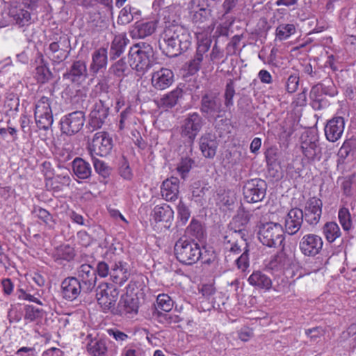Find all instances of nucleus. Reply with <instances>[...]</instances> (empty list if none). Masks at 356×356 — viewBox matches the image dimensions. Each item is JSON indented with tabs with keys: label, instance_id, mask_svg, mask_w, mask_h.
<instances>
[{
	"label": "nucleus",
	"instance_id": "obj_1",
	"mask_svg": "<svg viewBox=\"0 0 356 356\" xmlns=\"http://www.w3.org/2000/svg\"><path fill=\"white\" fill-rule=\"evenodd\" d=\"M163 43L160 48L168 57H176L187 51L191 45V36L184 26L170 25L165 28L161 35Z\"/></svg>",
	"mask_w": 356,
	"mask_h": 356
},
{
	"label": "nucleus",
	"instance_id": "obj_2",
	"mask_svg": "<svg viewBox=\"0 0 356 356\" xmlns=\"http://www.w3.org/2000/svg\"><path fill=\"white\" fill-rule=\"evenodd\" d=\"M154 49L149 43L141 42L133 45L129 51V65L143 76L154 65Z\"/></svg>",
	"mask_w": 356,
	"mask_h": 356
},
{
	"label": "nucleus",
	"instance_id": "obj_3",
	"mask_svg": "<svg viewBox=\"0 0 356 356\" xmlns=\"http://www.w3.org/2000/svg\"><path fill=\"white\" fill-rule=\"evenodd\" d=\"M174 252L177 259L186 265L195 264L202 257L199 244L183 238L176 241Z\"/></svg>",
	"mask_w": 356,
	"mask_h": 356
},
{
	"label": "nucleus",
	"instance_id": "obj_4",
	"mask_svg": "<svg viewBox=\"0 0 356 356\" xmlns=\"http://www.w3.org/2000/svg\"><path fill=\"white\" fill-rule=\"evenodd\" d=\"M200 112L209 122L221 117L222 102L220 93L213 90L205 91L201 97Z\"/></svg>",
	"mask_w": 356,
	"mask_h": 356
},
{
	"label": "nucleus",
	"instance_id": "obj_5",
	"mask_svg": "<svg viewBox=\"0 0 356 356\" xmlns=\"http://www.w3.org/2000/svg\"><path fill=\"white\" fill-rule=\"evenodd\" d=\"M258 236L259 241L270 248L282 245L284 239L282 226L272 222L262 225L259 227Z\"/></svg>",
	"mask_w": 356,
	"mask_h": 356
},
{
	"label": "nucleus",
	"instance_id": "obj_6",
	"mask_svg": "<svg viewBox=\"0 0 356 356\" xmlns=\"http://www.w3.org/2000/svg\"><path fill=\"white\" fill-rule=\"evenodd\" d=\"M187 10L191 22L200 26L207 24L212 17V10L208 0H190Z\"/></svg>",
	"mask_w": 356,
	"mask_h": 356
},
{
	"label": "nucleus",
	"instance_id": "obj_7",
	"mask_svg": "<svg viewBox=\"0 0 356 356\" xmlns=\"http://www.w3.org/2000/svg\"><path fill=\"white\" fill-rule=\"evenodd\" d=\"M118 289L106 283L99 284L97 289V302L104 312L110 311L112 313L113 309L116 308L115 305L118 299Z\"/></svg>",
	"mask_w": 356,
	"mask_h": 356
},
{
	"label": "nucleus",
	"instance_id": "obj_8",
	"mask_svg": "<svg viewBox=\"0 0 356 356\" xmlns=\"http://www.w3.org/2000/svg\"><path fill=\"white\" fill-rule=\"evenodd\" d=\"M267 189L266 182L261 179L248 180L243 188L244 199L249 203L261 202L265 197Z\"/></svg>",
	"mask_w": 356,
	"mask_h": 356
},
{
	"label": "nucleus",
	"instance_id": "obj_9",
	"mask_svg": "<svg viewBox=\"0 0 356 356\" xmlns=\"http://www.w3.org/2000/svg\"><path fill=\"white\" fill-rule=\"evenodd\" d=\"M113 146V142L110 134L106 131H99L93 136L89 151L91 156H105L111 152Z\"/></svg>",
	"mask_w": 356,
	"mask_h": 356
},
{
	"label": "nucleus",
	"instance_id": "obj_10",
	"mask_svg": "<svg viewBox=\"0 0 356 356\" xmlns=\"http://www.w3.org/2000/svg\"><path fill=\"white\" fill-rule=\"evenodd\" d=\"M85 123V115L83 111H74L64 115L60 121L63 134L72 136L78 133Z\"/></svg>",
	"mask_w": 356,
	"mask_h": 356
},
{
	"label": "nucleus",
	"instance_id": "obj_11",
	"mask_svg": "<svg viewBox=\"0 0 356 356\" xmlns=\"http://www.w3.org/2000/svg\"><path fill=\"white\" fill-rule=\"evenodd\" d=\"M243 235L233 230H228L223 237V243L225 245V258L230 256L231 253L240 254L248 249V243Z\"/></svg>",
	"mask_w": 356,
	"mask_h": 356
},
{
	"label": "nucleus",
	"instance_id": "obj_12",
	"mask_svg": "<svg viewBox=\"0 0 356 356\" xmlns=\"http://www.w3.org/2000/svg\"><path fill=\"white\" fill-rule=\"evenodd\" d=\"M203 124V118L199 113L197 112L190 113L184 120L181 134L183 137L188 138L189 142L193 143Z\"/></svg>",
	"mask_w": 356,
	"mask_h": 356
},
{
	"label": "nucleus",
	"instance_id": "obj_13",
	"mask_svg": "<svg viewBox=\"0 0 356 356\" xmlns=\"http://www.w3.org/2000/svg\"><path fill=\"white\" fill-rule=\"evenodd\" d=\"M76 279L83 287V292L90 293L97 282V270L90 264H83L76 269Z\"/></svg>",
	"mask_w": 356,
	"mask_h": 356
},
{
	"label": "nucleus",
	"instance_id": "obj_14",
	"mask_svg": "<svg viewBox=\"0 0 356 356\" xmlns=\"http://www.w3.org/2000/svg\"><path fill=\"white\" fill-rule=\"evenodd\" d=\"M323 240L318 235L307 234L304 235L300 241L299 248L301 252L308 257H314L318 254L323 248Z\"/></svg>",
	"mask_w": 356,
	"mask_h": 356
},
{
	"label": "nucleus",
	"instance_id": "obj_15",
	"mask_svg": "<svg viewBox=\"0 0 356 356\" xmlns=\"http://www.w3.org/2000/svg\"><path fill=\"white\" fill-rule=\"evenodd\" d=\"M323 202L316 197H310L306 202L304 210V218L307 223L314 226L317 225L322 214Z\"/></svg>",
	"mask_w": 356,
	"mask_h": 356
},
{
	"label": "nucleus",
	"instance_id": "obj_16",
	"mask_svg": "<svg viewBox=\"0 0 356 356\" xmlns=\"http://www.w3.org/2000/svg\"><path fill=\"white\" fill-rule=\"evenodd\" d=\"M138 311V298H133L127 294L121 296L116 308L113 309L114 315L132 317Z\"/></svg>",
	"mask_w": 356,
	"mask_h": 356
},
{
	"label": "nucleus",
	"instance_id": "obj_17",
	"mask_svg": "<svg viewBox=\"0 0 356 356\" xmlns=\"http://www.w3.org/2000/svg\"><path fill=\"white\" fill-rule=\"evenodd\" d=\"M62 297L68 301L76 300L81 291L83 292V287L75 277H67L65 278L60 284Z\"/></svg>",
	"mask_w": 356,
	"mask_h": 356
},
{
	"label": "nucleus",
	"instance_id": "obj_18",
	"mask_svg": "<svg viewBox=\"0 0 356 356\" xmlns=\"http://www.w3.org/2000/svg\"><path fill=\"white\" fill-rule=\"evenodd\" d=\"M109 108L106 106L102 100L96 102L90 113L88 122L89 128L92 131L100 129L108 115Z\"/></svg>",
	"mask_w": 356,
	"mask_h": 356
},
{
	"label": "nucleus",
	"instance_id": "obj_19",
	"mask_svg": "<svg viewBox=\"0 0 356 356\" xmlns=\"http://www.w3.org/2000/svg\"><path fill=\"white\" fill-rule=\"evenodd\" d=\"M345 128V120L343 117L334 116L329 120L324 128L326 139L334 143L341 138Z\"/></svg>",
	"mask_w": 356,
	"mask_h": 356
},
{
	"label": "nucleus",
	"instance_id": "obj_20",
	"mask_svg": "<svg viewBox=\"0 0 356 356\" xmlns=\"http://www.w3.org/2000/svg\"><path fill=\"white\" fill-rule=\"evenodd\" d=\"M174 82V73L168 68L161 67L154 71L152 74V86L159 90L169 88Z\"/></svg>",
	"mask_w": 356,
	"mask_h": 356
},
{
	"label": "nucleus",
	"instance_id": "obj_21",
	"mask_svg": "<svg viewBox=\"0 0 356 356\" xmlns=\"http://www.w3.org/2000/svg\"><path fill=\"white\" fill-rule=\"evenodd\" d=\"M302 154L309 161L320 160L321 158V148L316 136H307L301 143Z\"/></svg>",
	"mask_w": 356,
	"mask_h": 356
},
{
	"label": "nucleus",
	"instance_id": "obj_22",
	"mask_svg": "<svg viewBox=\"0 0 356 356\" xmlns=\"http://www.w3.org/2000/svg\"><path fill=\"white\" fill-rule=\"evenodd\" d=\"M303 211L298 208L291 209L285 218V230L290 235L296 234L303 222Z\"/></svg>",
	"mask_w": 356,
	"mask_h": 356
},
{
	"label": "nucleus",
	"instance_id": "obj_23",
	"mask_svg": "<svg viewBox=\"0 0 356 356\" xmlns=\"http://www.w3.org/2000/svg\"><path fill=\"white\" fill-rule=\"evenodd\" d=\"M88 76L86 64L83 60L73 62L69 71L63 74V78L74 83H80Z\"/></svg>",
	"mask_w": 356,
	"mask_h": 356
},
{
	"label": "nucleus",
	"instance_id": "obj_24",
	"mask_svg": "<svg viewBox=\"0 0 356 356\" xmlns=\"http://www.w3.org/2000/svg\"><path fill=\"white\" fill-rule=\"evenodd\" d=\"M153 218L156 222H162L165 229H169L172 225L174 211L167 204L156 205L153 209Z\"/></svg>",
	"mask_w": 356,
	"mask_h": 356
},
{
	"label": "nucleus",
	"instance_id": "obj_25",
	"mask_svg": "<svg viewBox=\"0 0 356 356\" xmlns=\"http://www.w3.org/2000/svg\"><path fill=\"white\" fill-rule=\"evenodd\" d=\"M199 145L204 156L209 159L214 157L218 145L215 134L205 133L200 137Z\"/></svg>",
	"mask_w": 356,
	"mask_h": 356
},
{
	"label": "nucleus",
	"instance_id": "obj_26",
	"mask_svg": "<svg viewBox=\"0 0 356 356\" xmlns=\"http://www.w3.org/2000/svg\"><path fill=\"white\" fill-rule=\"evenodd\" d=\"M110 276L114 283L123 284L130 276L129 265L122 261L115 262L111 268Z\"/></svg>",
	"mask_w": 356,
	"mask_h": 356
},
{
	"label": "nucleus",
	"instance_id": "obj_27",
	"mask_svg": "<svg viewBox=\"0 0 356 356\" xmlns=\"http://www.w3.org/2000/svg\"><path fill=\"white\" fill-rule=\"evenodd\" d=\"M156 21L137 22L131 31L133 38H144L151 35L156 29Z\"/></svg>",
	"mask_w": 356,
	"mask_h": 356
},
{
	"label": "nucleus",
	"instance_id": "obj_28",
	"mask_svg": "<svg viewBox=\"0 0 356 356\" xmlns=\"http://www.w3.org/2000/svg\"><path fill=\"white\" fill-rule=\"evenodd\" d=\"M179 179L174 177L163 181L161 188L162 197L167 201L175 200L179 194Z\"/></svg>",
	"mask_w": 356,
	"mask_h": 356
},
{
	"label": "nucleus",
	"instance_id": "obj_29",
	"mask_svg": "<svg viewBox=\"0 0 356 356\" xmlns=\"http://www.w3.org/2000/svg\"><path fill=\"white\" fill-rule=\"evenodd\" d=\"M108 63V52L104 47L96 49L92 54V63L90 70L94 74L98 73L101 70L105 69Z\"/></svg>",
	"mask_w": 356,
	"mask_h": 356
},
{
	"label": "nucleus",
	"instance_id": "obj_30",
	"mask_svg": "<svg viewBox=\"0 0 356 356\" xmlns=\"http://www.w3.org/2000/svg\"><path fill=\"white\" fill-rule=\"evenodd\" d=\"M248 283L259 289L269 290L272 286L271 279L260 270L254 271L248 279Z\"/></svg>",
	"mask_w": 356,
	"mask_h": 356
},
{
	"label": "nucleus",
	"instance_id": "obj_31",
	"mask_svg": "<svg viewBox=\"0 0 356 356\" xmlns=\"http://www.w3.org/2000/svg\"><path fill=\"white\" fill-rule=\"evenodd\" d=\"M72 168L74 175L78 179H86L91 176L90 164L82 158L76 157L72 163Z\"/></svg>",
	"mask_w": 356,
	"mask_h": 356
},
{
	"label": "nucleus",
	"instance_id": "obj_32",
	"mask_svg": "<svg viewBox=\"0 0 356 356\" xmlns=\"http://www.w3.org/2000/svg\"><path fill=\"white\" fill-rule=\"evenodd\" d=\"M250 215L248 211H239L235 216L229 225V230H233L240 235L245 236V227L249 222Z\"/></svg>",
	"mask_w": 356,
	"mask_h": 356
},
{
	"label": "nucleus",
	"instance_id": "obj_33",
	"mask_svg": "<svg viewBox=\"0 0 356 356\" xmlns=\"http://www.w3.org/2000/svg\"><path fill=\"white\" fill-rule=\"evenodd\" d=\"M293 254L290 249L283 248L271 260V265L283 269L289 268L293 264Z\"/></svg>",
	"mask_w": 356,
	"mask_h": 356
},
{
	"label": "nucleus",
	"instance_id": "obj_34",
	"mask_svg": "<svg viewBox=\"0 0 356 356\" xmlns=\"http://www.w3.org/2000/svg\"><path fill=\"white\" fill-rule=\"evenodd\" d=\"M9 15L19 27L29 26L32 23L31 13L24 8H12L9 10Z\"/></svg>",
	"mask_w": 356,
	"mask_h": 356
},
{
	"label": "nucleus",
	"instance_id": "obj_35",
	"mask_svg": "<svg viewBox=\"0 0 356 356\" xmlns=\"http://www.w3.org/2000/svg\"><path fill=\"white\" fill-rule=\"evenodd\" d=\"M183 97V90L179 87L163 95L159 102L160 107L168 109L174 107Z\"/></svg>",
	"mask_w": 356,
	"mask_h": 356
},
{
	"label": "nucleus",
	"instance_id": "obj_36",
	"mask_svg": "<svg viewBox=\"0 0 356 356\" xmlns=\"http://www.w3.org/2000/svg\"><path fill=\"white\" fill-rule=\"evenodd\" d=\"M48 50L51 60L57 63H60L67 59L70 54V51H67L61 47L59 42H51L49 46Z\"/></svg>",
	"mask_w": 356,
	"mask_h": 356
},
{
	"label": "nucleus",
	"instance_id": "obj_37",
	"mask_svg": "<svg viewBox=\"0 0 356 356\" xmlns=\"http://www.w3.org/2000/svg\"><path fill=\"white\" fill-rule=\"evenodd\" d=\"M186 233L188 236L192 238L191 241H195V240L201 241L204 239L205 235L204 229L202 224L195 219H193L190 225L187 227Z\"/></svg>",
	"mask_w": 356,
	"mask_h": 356
},
{
	"label": "nucleus",
	"instance_id": "obj_38",
	"mask_svg": "<svg viewBox=\"0 0 356 356\" xmlns=\"http://www.w3.org/2000/svg\"><path fill=\"white\" fill-rule=\"evenodd\" d=\"M53 257L55 261L65 260L70 261L75 257V251L70 245L63 244L55 249Z\"/></svg>",
	"mask_w": 356,
	"mask_h": 356
},
{
	"label": "nucleus",
	"instance_id": "obj_39",
	"mask_svg": "<svg viewBox=\"0 0 356 356\" xmlns=\"http://www.w3.org/2000/svg\"><path fill=\"white\" fill-rule=\"evenodd\" d=\"M129 40L121 35L115 36L111 43L110 49V57L114 60L124 52Z\"/></svg>",
	"mask_w": 356,
	"mask_h": 356
},
{
	"label": "nucleus",
	"instance_id": "obj_40",
	"mask_svg": "<svg viewBox=\"0 0 356 356\" xmlns=\"http://www.w3.org/2000/svg\"><path fill=\"white\" fill-rule=\"evenodd\" d=\"M323 232L329 243L334 242L341 234L340 228L335 222H326L323 227Z\"/></svg>",
	"mask_w": 356,
	"mask_h": 356
},
{
	"label": "nucleus",
	"instance_id": "obj_41",
	"mask_svg": "<svg viewBox=\"0 0 356 356\" xmlns=\"http://www.w3.org/2000/svg\"><path fill=\"white\" fill-rule=\"evenodd\" d=\"M34 115L36 124L40 129L47 130L51 127L54 122L52 111H49L48 113H34Z\"/></svg>",
	"mask_w": 356,
	"mask_h": 356
},
{
	"label": "nucleus",
	"instance_id": "obj_42",
	"mask_svg": "<svg viewBox=\"0 0 356 356\" xmlns=\"http://www.w3.org/2000/svg\"><path fill=\"white\" fill-rule=\"evenodd\" d=\"M109 71L115 76L119 78H123L129 73L130 70L125 59L122 58L113 64Z\"/></svg>",
	"mask_w": 356,
	"mask_h": 356
},
{
	"label": "nucleus",
	"instance_id": "obj_43",
	"mask_svg": "<svg viewBox=\"0 0 356 356\" xmlns=\"http://www.w3.org/2000/svg\"><path fill=\"white\" fill-rule=\"evenodd\" d=\"M88 351L93 356H105L107 353L106 342L103 340L91 341L88 345Z\"/></svg>",
	"mask_w": 356,
	"mask_h": 356
},
{
	"label": "nucleus",
	"instance_id": "obj_44",
	"mask_svg": "<svg viewBox=\"0 0 356 356\" xmlns=\"http://www.w3.org/2000/svg\"><path fill=\"white\" fill-rule=\"evenodd\" d=\"M338 218L344 231H349L352 228V218L349 210L342 207L339 210Z\"/></svg>",
	"mask_w": 356,
	"mask_h": 356
},
{
	"label": "nucleus",
	"instance_id": "obj_45",
	"mask_svg": "<svg viewBox=\"0 0 356 356\" xmlns=\"http://www.w3.org/2000/svg\"><path fill=\"white\" fill-rule=\"evenodd\" d=\"M173 307V302L167 294H160L156 298V310H161L165 312H170ZM159 313V311H158Z\"/></svg>",
	"mask_w": 356,
	"mask_h": 356
},
{
	"label": "nucleus",
	"instance_id": "obj_46",
	"mask_svg": "<svg viewBox=\"0 0 356 356\" xmlns=\"http://www.w3.org/2000/svg\"><path fill=\"white\" fill-rule=\"evenodd\" d=\"M194 164V161L189 157L181 158L178 163L177 170L181 177L185 179Z\"/></svg>",
	"mask_w": 356,
	"mask_h": 356
},
{
	"label": "nucleus",
	"instance_id": "obj_47",
	"mask_svg": "<svg viewBox=\"0 0 356 356\" xmlns=\"http://www.w3.org/2000/svg\"><path fill=\"white\" fill-rule=\"evenodd\" d=\"M295 32L296 28L293 24H280L276 29V37L280 40H286Z\"/></svg>",
	"mask_w": 356,
	"mask_h": 356
},
{
	"label": "nucleus",
	"instance_id": "obj_48",
	"mask_svg": "<svg viewBox=\"0 0 356 356\" xmlns=\"http://www.w3.org/2000/svg\"><path fill=\"white\" fill-rule=\"evenodd\" d=\"M235 95V89L234 81L229 79L226 84L225 93H224V104L226 107L229 108L234 104L233 97Z\"/></svg>",
	"mask_w": 356,
	"mask_h": 356
},
{
	"label": "nucleus",
	"instance_id": "obj_49",
	"mask_svg": "<svg viewBox=\"0 0 356 356\" xmlns=\"http://www.w3.org/2000/svg\"><path fill=\"white\" fill-rule=\"evenodd\" d=\"M353 151V144L350 140H346L343 143L342 146L339 149L337 156L338 160L337 163L343 164L345 163L346 159L350 154Z\"/></svg>",
	"mask_w": 356,
	"mask_h": 356
},
{
	"label": "nucleus",
	"instance_id": "obj_50",
	"mask_svg": "<svg viewBox=\"0 0 356 356\" xmlns=\"http://www.w3.org/2000/svg\"><path fill=\"white\" fill-rule=\"evenodd\" d=\"M92 160L95 171L104 178L107 177L111 172L110 168L103 161L94 156H92Z\"/></svg>",
	"mask_w": 356,
	"mask_h": 356
},
{
	"label": "nucleus",
	"instance_id": "obj_51",
	"mask_svg": "<svg viewBox=\"0 0 356 356\" xmlns=\"http://www.w3.org/2000/svg\"><path fill=\"white\" fill-rule=\"evenodd\" d=\"M35 212L37 213V216L42 220L49 228H54L56 224V221L54 219L52 215L46 209L39 208L35 209Z\"/></svg>",
	"mask_w": 356,
	"mask_h": 356
},
{
	"label": "nucleus",
	"instance_id": "obj_52",
	"mask_svg": "<svg viewBox=\"0 0 356 356\" xmlns=\"http://www.w3.org/2000/svg\"><path fill=\"white\" fill-rule=\"evenodd\" d=\"M50 102L51 101L48 97L44 96L42 97L35 104L34 113H48L49 111L51 113L52 111L50 106Z\"/></svg>",
	"mask_w": 356,
	"mask_h": 356
},
{
	"label": "nucleus",
	"instance_id": "obj_53",
	"mask_svg": "<svg viewBox=\"0 0 356 356\" xmlns=\"http://www.w3.org/2000/svg\"><path fill=\"white\" fill-rule=\"evenodd\" d=\"M42 316V310L35 308L31 305L25 307L24 318L30 321H35Z\"/></svg>",
	"mask_w": 356,
	"mask_h": 356
},
{
	"label": "nucleus",
	"instance_id": "obj_54",
	"mask_svg": "<svg viewBox=\"0 0 356 356\" xmlns=\"http://www.w3.org/2000/svg\"><path fill=\"white\" fill-rule=\"evenodd\" d=\"M248 252L249 250L245 249L241 256L234 260L237 268L243 272L249 267Z\"/></svg>",
	"mask_w": 356,
	"mask_h": 356
},
{
	"label": "nucleus",
	"instance_id": "obj_55",
	"mask_svg": "<svg viewBox=\"0 0 356 356\" xmlns=\"http://www.w3.org/2000/svg\"><path fill=\"white\" fill-rule=\"evenodd\" d=\"M133 20V17L130 15V5H127L120 10L118 22L120 24H128Z\"/></svg>",
	"mask_w": 356,
	"mask_h": 356
},
{
	"label": "nucleus",
	"instance_id": "obj_56",
	"mask_svg": "<svg viewBox=\"0 0 356 356\" xmlns=\"http://www.w3.org/2000/svg\"><path fill=\"white\" fill-rule=\"evenodd\" d=\"M319 84L322 86L321 92L323 95L334 97L337 94L334 85L330 79L324 80V83H320Z\"/></svg>",
	"mask_w": 356,
	"mask_h": 356
},
{
	"label": "nucleus",
	"instance_id": "obj_57",
	"mask_svg": "<svg viewBox=\"0 0 356 356\" xmlns=\"http://www.w3.org/2000/svg\"><path fill=\"white\" fill-rule=\"evenodd\" d=\"M178 217L183 224H185L191 216V212L189 209L186 204L180 201L177 206Z\"/></svg>",
	"mask_w": 356,
	"mask_h": 356
},
{
	"label": "nucleus",
	"instance_id": "obj_58",
	"mask_svg": "<svg viewBox=\"0 0 356 356\" xmlns=\"http://www.w3.org/2000/svg\"><path fill=\"white\" fill-rule=\"evenodd\" d=\"M55 179L60 184L67 186H70L72 181L70 172L67 169H63L60 173L55 176Z\"/></svg>",
	"mask_w": 356,
	"mask_h": 356
},
{
	"label": "nucleus",
	"instance_id": "obj_59",
	"mask_svg": "<svg viewBox=\"0 0 356 356\" xmlns=\"http://www.w3.org/2000/svg\"><path fill=\"white\" fill-rule=\"evenodd\" d=\"M202 60L203 59H202L200 57L195 55L194 58L189 60L187 63L189 73L193 74L197 72L200 69Z\"/></svg>",
	"mask_w": 356,
	"mask_h": 356
},
{
	"label": "nucleus",
	"instance_id": "obj_60",
	"mask_svg": "<svg viewBox=\"0 0 356 356\" xmlns=\"http://www.w3.org/2000/svg\"><path fill=\"white\" fill-rule=\"evenodd\" d=\"M36 74L38 79L42 82H44L50 78L51 73L49 68L45 65H41L36 67Z\"/></svg>",
	"mask_w": 356,
	"mask_h": 356
},
{
	"label": "nucleus",
	"instance_id": "obj_61",
	"mask_svg": "<svg viewBox=\"0 0 356 356\" xmlns=\"http://www.w3.org/2000/svg\"><path fill=\"white\" fill-rule=\"evenodd\" d=\"M299 78L295 75H291L286 81V89L290 92H294L298 86Z\"/></svg>",
	"mask_w": 356,
	"mask_h": 356
},
{
	"label": "nucleus",
	"instance_id": "obj_62",
	"mask_svg": "<svg viewBox=\"0 0 356 356\" xmlns=\"http://www.w3.org/2000/svg\"><path fill=\"white\" fill-rule=\"evenodd\" d=\"M107 332L109 336L113 337L118 342L124 341L129 338L127 334L117 329H109Z\"/></svg>",
	"mask_w": 356,
	"mask_h": 356
},
{
	"label": "nucleus",
	"instance_id": "obj_63",
	"mask_svg": "<svg viewBox=\"0 0 356 356\" xmlns=\"http://www.w3.org/2000/svg\"><path fill=\"white\" fill-rule=\"evenodd\" d=\"M210 44L211 41L208 40L205 41H202L197 47L195 55L203 59L204 54H206L210 48Z\"/></svg>",
	"mask_w": 356,
	"mask_h": 356
},
{
	"label": "nucleus",
	"instance_id": "obj_64",
	"mask_svg": "<svg viewBox=\"0 0 356 356\" xmlns=\"http://www.w3.org/2000/svg\"><path fill=\"white\" fill-rule=\"evenodd\" d=\"M95 269L100 277H104L110 275L111 269L108 265L104 261L99 262Z\"/></svg>",
	"mask_w": 356,
	"mask_h": 356
}]
</instances>
